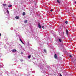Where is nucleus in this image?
Segmentation results:
<instances>
[{
	"mask_svg": "<svg viewBox=\"0 0 76 76\" xmlns=\"http://www.w3.org/2000/svg\"><path fill=\"white\" fill-rule=\"evenodd\" d=\"M38 26L39 28H41V25H40V23H38Z\"/></svg>",
	"mask_w": 76,
	"mask_h": 76,
	"instance_id": "f257e3e1",
	"label": "nucleus"
},
{
	"mask_svg": "<svg viewBox=\"0 0 76 76\" xmlns=\"http://www.w3.org/2000/svg\"><path fill=\"white\" fill-rule=\"evenodd\" d=\"M12 51L13 52H16V49L12 50Z\"/></svg>",
	"mask_w": 76,
	"mask_h": 76,
	"instance_id": "f03ea898",
	"label": "nucleus"
},
{
	"mask_svg": "<svg viewBox=\"0 0 76 76\" xmlns=\"http://www.w3.org/2000/svg\"><path fill=\"white\" fill-rule=\"evenodd\" d=\"M55 58H57V54H56L54 56Z\"/></svg>",
	"mask_w": 76,
	"mask_h": 76,
	"instance_id": "7ed1b4c3",
	"label": "nucleus"
},
{
	"mask_svg": "<svg viewBox=\"0 0 76 76\" xmlns=\"http://www.w3.org/2000/svg\"><path fill=\"white\" fill-rule=\"evenodd\" d=\"M15 18H16V19H18L19 18V16H17L15 17Z\"/></svg>",
	"mask_w": 76,
	"mask_h": 76,
	"instance_id": "20e7f679",
	"label": "nucleus"
},
{
	"mask_svg": "<svg viewBox=\"0 0 76 76\" xmlns=\"http://www.w3.org/2000/svg\"><path fill=\"white\" fill-rule=\"evenodd\" d=\"M58 40H59V42H62V40H61V39H58Z\"/></svg>",
	"mask_w": 76,
	"mask_h": 76,
	"instance_id": "39448f33",
	"label": "nucleus"
},
{
	"mask_svg": "<svg viewBox=\"0 0 76 76\" xmlns=\"http://www.w3.org/2000/svg\"><path fill=\"white\" fill-rule=\"evenodd\" d=\"M66 35H68V33H69V32H68V30H66Z\"/></svg>",
	"mask_w": 76,
	"mask_h": 76,
	"instance_id": "423d86ee",
	"label": "nucleus"
},
{
	"mask_svg": "<svg viewBox=\"0 0 76 76\" xmlns=\"http://www.w3.org/2000/svg\"><path fill=\"white\" fill-rule=\"evenodd\" d=\"M23 16H25V12H23Z\"/></svg>",
	"mask_w": 76,
	"mask_h": 76,
	"instance_id": "0eeeda50",
	"label": "nucleus"
},
{
	"mask_svg": "<svg viewBox=\"0 0 76 76\" xmlns=\"http://www.w3.org/2000/svg\"><path fill=\"white\" fill-rule=\"evenodd\" d=\"M27 22H28V21L27 20L24 21V23H27Z\"/></svg>",
	"mask_w": 76,
	"mask_h": 76,
	"instance_id": "6e6552de",
	"label": "nucleus"
},
{
	"mask_svg": "<svg viewBox=\"0 0 76 76\" xmlns=\"http://www.w3.org/2000/svg\"><path fill=\"white\" fill-rule=\"evenodd\" d=\"M31 55H29L28 56V58H31Z\"/></svg>",
	"mask_w": 76,
	"mask_h": 76,
	"instance_id": "1a4fd4ad",
	"label": "nucleus"
},
{
	"mask_svg": "<svg viewBox=\"0 0 76 76\" xmlns=\"http://www.w3.org/2000/svg\"><path fill=\"white\" fill-rule=\"evenodd\" d=\"M57 1L58 3H60V1H59V0H57Z\"/></svg>",
	"mask_w": 76,
	"mask_h": 76,
	"instance_id": "9d476101",
	"label": "nucleus"
},
{
	"mask_svg": "<svg viewBox=\"0 0 76 76\" xmlns=\"http://www.w3.org/2000/svg\"><path fill=\"white\" fill-rule=\"evenodd\" d=\"M3 5L4 6H6V4H4Z\"/></svg>",
	"mask_w": 76,
	"mask_h": 76,
	"instance_id": "9b49d317",
	"label": "nucleus"
},
{
	"mask_svg": "<svg viewBox=\"0 0 76 76\" xmlns=\"http://www.w3.org/2000/svg\"><path fill=\"white\" fill-rule=\"evenodd\" d=\"M44 52H45V53H46L47 51H46V50L44 49Z\"/></svg>",
	"mask_w": 76,
	"mask_h": 76,
	"instance_id": "f8f14e48",
	"label": "nucleus"
},
{
	"mask_svg": "<svg viewBox=\"0 0 76 76\" xmlns=\"http://www.w3.org/2000/svg\"><path fill=\"white\" fill-rule=\"evenodd\" d=\"M12 6L11 5H9V6H8V7H12Z\"/></svg>",
	"mask_w": 76,
	"mask_h": 76,
	"instance_id": "ddd939ff",
	"label": "nucleus"
},
{
	"mask_svg": "<svg viewBox=\"0 0 76 76\" xmlns=\"http://www.w3.org/2000/svg\"><path fill=\"white\" fill-rule=\"evenodd\" d=\"M42 28H43V29H44V26H42Z\"/></svg>",
	"mask_w": 76,
	"mask_h": 76,
	"instance_id": "4468645a",
	"label": "nucleus"
},
{
	"mask_svg": "<svg viewBox=\"0 0 76 76\" xmlns=\"http://www.w3.org/2000/svg\"><path fill=\"white\" fill-rule=\"evenodd\" d=\"M20 39V40L21 42H22V40H21V39Z\"/></svg>",
	"mask_w": 76,
	"mask_h": 76,
	"instance_id": "2eb2a0df",
	"label": "nucleus"
},
{
	"mask_svg": "<svg viewBox=\"0 0 76 76\" xmlns=\"http://www.w3.org/2000/svg\"><path fill=\"white\" fill-rule=\"evenodd\" d=\"M65 23H66V24H67L68 23L67 21H66L65 22Z\"/></svg>",
	"mask_w": 76,
	"mask_h": 76,
	"instance_id": "dca6fc26",
	"label": "nucleus"
},
{
	"mask_svg": "<svg viewBox=\"0 0 76 76\" xmlns=\"http://www.w3.org/2000/svg\"><path fill=\"white\" fill-rule=\"evenodd\" d=\"M69 57H72V55H69Z\"/></svg>",
	"mask_w": 76,
	"mask_h": 76,
	"instance_id": "f3484780",
	"label": "nucleus"
},
{
	"mask_svg": "<svg viewBox=\"0 0 76 76\" xmlns=\"http://www.w3.org/2000/svg\"><path fill=\"white\" fill-rule=\"evenodd\" d=\"M50 12H53V9L51 10H50Z\"/></svg>",
	"mask_w": 76,
	"mask_h": 76,
	"instance_id": "a211bd4d",
	"label": "nucleus"
},
{
	"mask_svg": "<svg viewBox=\"0 0 76 76\" xmlns=\"http://www.w3.org/2000/svg\"><path fill=\"white\" fill-rule=\"evenodd\" d=\"M7 12L9 13V10H7Z\"/></svg>",
	"mask_w": 76,
	"mask_h": 76,
	"instance_id": "6ab92c4d",
	"label": "nucleus"
},
{
	"mask_svg": "<svg viewBox=\"0 0 76 76\" xmlns=\"http://www.w3.org/2000/svg\"><path fill=\"white\" fill-rule=\"evenodd\" d=\"M1 33H0V36H1Z\"/></svg>",
	"mask_w": 76,
	"mask_h": 76,
	"instance_id": "aec40b11",
	"label": "nucleus"
},
{
	"mask_svg": "<svg viewBox=\"0 0 76 76\" xmlns=\"http://www.w3.org/2000/svg\"><path fill=\"white\" fill-rule=\"evenodd\" d=\"M22 42V43L23 44H24V43H23V42Z\"/></svg>",
	"mask_w": 76,
	"mask_h": 76,
	"instance_id": "412c9836",
	"label": "nucleus"
},
{
	"mask_svg": "<svg viewBox=\"0 0 76 76\" xmlns=\"http://www.w3.org/2000/svg\"><path fill=\"white\" fill-rule=\"evenodd\" d=\"M0 66H1V65H0Z\"/></svg>",
	"mask_w": 76,
	"mask_h": 76,
	"instance_id": "4be33fe9",
	"label": "nucleus"
}]
</instances>
